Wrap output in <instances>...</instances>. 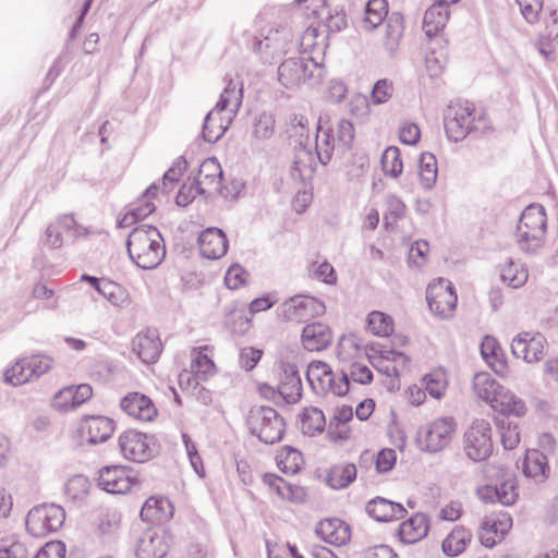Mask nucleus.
Here are the masks:
<instances>
[{
    "label": "nucleus",
    "mask_w": 558,
    "mask_h": 558,
    "mask_svg": "<svg viewBox=\"0 0 558 558\" xmlns=\"http://www.w3.org/2000/svg\"><path fill=\"white\" fill-rule=\"evenodd\" d=\"M131 260L142 269H154L166 257V245L160 231L149 225L134 228L126 241Z\"/></svg>",
    "instance_id": "1"
},
{
    "label": "nucleus",
    "mask_w": 558,
    "mask_h": 558,
    "mask_svg": "<svg viewBox=\"0 0 558 558\" xmlns=\"http://www.w3.org/2000/svg\"><path fill=\"white\" fill-rule=\"evenodd\" d=\"M547 217L539 204H531L522 211L517 226L515 240L525 254H536L546 240Z\"/></svg>",
    "instance_id": "2"
},
{
    "label": "nucleus",
    "mask_w": 558,
    "mask_h": 558,
    "mask_svg": "<svg viewBox=\"0 0 558 558\" xmlns=\"http://www.w3.org/2000/svg\"><path fill=\"white\" fill-rule=\"evenodd\" d=\"M486 121L483 114L476 116L473 104L457 101L448 107L445 116V129L449 138L458 142L469 133L483 131Z\"/></svg>",
    "instance_id": "3"
},
{
    "label": "nucleus",
    "mask_w": 558,
    "mask_h": 558,
    "mask_svg": "<svg viewBox=\"0 0 558 558\" xmlns=\"http://www.w3.org/2000/svg\"><path fill=\"white\" fill-rule=\"evenodd\" d=\"M246 423L250 432L265 444L278 442L283 437L284 420L271 407L253 408Z\"/></svg>",
    "instance_id": "4"
},
{
    "label": "nucleus",
    "mask_w": 558,
    "mask_h": 558,
    "mask_svg": "<svg viewBox=\"0 0 558 558\" xmlns=\"http://www.w3.org/2000/svg\"><path fill=\"white\" fill-rule=\"evenodd\" d=\"M456 429L457 423L453 417H437L418 428L417 445L424 451L439 452L449 446Z\"/></svg>",
    "instance_id": "5"
},
{
    "label": "nucleus",
    "mask_w": 558,
    "mask_h": 558,
    "mask_svg": "<svg viewBox=\"0 0 558 558\" xmlns=\"http://www.w3.org/2000/svg\"><path fill=\"white\" fill-rule=\"evenodd\" d=\"M306 379L313 391L320 397L329 393L344 396L349 391L348 373L336 379L331 367L322 361L312 362L306 372Z\"/></svg>",
    "instance_id": "6"
},
{
    "label": "nucleus",
    "mask_w": 558,
    "mask_h": 558,
    "mask_svg": "<svg viewBox=\"0 0 558 558\" xmlns=\"http://www.w3.org/2000/svg\"><path fill=\"white\" fill-rule=\"evenodd\" d=\"M65 520L64 509L56 504H43L29 510L26 529L35 537H44L62 527Z\"/></svg>",
    "instance_id": "7"
},
{
    "label": "nucleus",
    "mask_w": 558,
    "mask_h": 558,
    "mask_svg": "<svg viewBox=\"0 0 558 558\" xmlns=\"http://www.w3.org/2000/svg\"><path fill=\"white\" fill-rule=\"evenodd\" d=\"M464 451L473 461H484L493 452L492 427L485 420H475L464 434Z\"/></svg>",
    "instance_id": "8"
},
{
    "label": "nucleus",
    "mask_w": 558,
    "mask_h": 558,
    "mask_svg": "<svg viewBox=\"0 0 558 558\" xmlns=\"http://www.w3.org/2000/svg\"><path fill=\"white\" fill-rule=\"evenodd\" d=\"M278 315L286 320L303 323L322 316L326 306L323 301L308 295H294L278 307Z\"/></svg>",
    "instance_id": "9"
},
{
    "label": "nucleus",
    "mask_w": 558,
    "mask_h": 558,
    "mask_svg": "<svg viewBox=\"0 0 558 558\" xmlns=\"http://www.w3.org/2000/svg\"><path fill=\"white\" fill-rule=\"evenodd\" d=\"M293 38L294 35L289 27L270 29L263 39L255 44V50L264 62L271 63L296 47Z\"/></svg>",
    "instance_id": "10"
},
{
    "label": "nucleus",
    "mask_w": 558,
    "mask_h": 558,
    "mask_svg": "<svg viewBox=\"0 0 558 558\" xmlns=\"http://www.w3.org/2000/svg\"><path fill=\"white\" fill-rule=\"evenodd\" d=\"M119 447L122 456L132 462L143 463L155 456V442L151 436L130 429L119 437Z\"/></svg>",
    "instance_id": "11"
},
{
    "label": "nucleus",
    "mask_w": 558,
    "mask_h": 558,
    "mask_svg": "<svg viewBox=\"0 0 558 558\" xmlns=\"http://www.w3.org/2000/svg\"><path fill=\"white\" fill-rule=\"evenodd\" d=\"M426 300L429 310L437 316L446 318L452 315L458 296L452 283L444 278H438L428 284Z\"/></svg>",
    "instance_id": "12"
},
{
    "label": "nucleus",
    "mask_w": 558,
    "mask_h": 558,
    "mask_svg": "<svg viewBox=\"0 0 558 558\" xmlns=\"http://www.w3.org/2000/svg\"><path fill=\"white\" fill-rule=\"evenodd\" d=\"M547 340L541 332L523 331L511 342L512 354L527 363L541 361L546 355Z\"/></svg>",
    "instance_id": "13"
},
{
    "label": "nucleus",
    "mask_w": 558,
    "mask_h": 558,
    "mask_svg": "<svg viewBox=\"0 0 558 558\" xmlns=\"http://www.w3.org/2000/svg\"><path fill=\"white\" fill-rule=\"evenodd\" d=\"M87 234V228L80 225L72 215H62L47 227L45 243L51 248H59L64 244V235L75 240Z\"/></svg>",
    "instance_id": "14"
},
{
    "label": "nucleus",
    "mask_w": 558,
    "mask_h": 558,
    "mask_svg": "<svg viewBox=\"0 0 558 558\" xmlns=\"http://www.w3.org/2000/svg\"><path fill=\"white\" fill-rule=\"evenodd\" d=\"M512 519L508 513H492L483 518L478 537L481 544L487 548L494 547L510 531Z\"/></svg>",
    "instance_id": "15"
},
{
    "label": "nucleus",
    "mask_w": 558,
    "mask_h": 558,
    "mask_svg": "<svg viewBox=\"0 0 558 558\" xmlns=\"http://www.w3.org/2000/svg\"><path fill=\"white\" fill-rule=\"evenodd\" d=\"M136 484V477L123 466H106L99 472L98 485L110 494H125Z\"/></svg>",
    "instance_id": "16"
},
{
    "label": "nucleus",
    "mask_w": 558,
    "mask_h": 558,
    "mask_svg": "<svg viewBox=\"0 0 558 558\" xmlns=\"http://www.w3.org/2000/svg\"><path fill=\"white\" fill-rule=\"evenodd\" d=\"M194 181L205 197L218 195L222 186V169L218 160L216 158L205 159L201 163Z\"/></svg>",
    "instance_id": "17"
},
{
    "label": "nucleus",
    "mask_w": 558,
    "mask_h": 558,
    "mask_svg": "<svg viewBox=\"0 0 558 558\" xmlns=\"http://www.w3.org/2000/svg\"><path fill=\"white\" fill-rule=\"evenodd\" d=\"M169 550V538L165 531L149 529L137 541V558H163Z\"/></svg>",
    "instance_id": "18"
},
{
    "label": "nucleus",
    "mask_w": 558,
    "mask_h": 558,
    "mask_svg": "<svg viewBox=\"0 0 558 558\" xmlns=\"http://www.w3.org/2000/svg\"><path fill=\"white\" fill-rule=\"evenodd\" d=\"M308 64H314L312 59L290 57L278 66V80L287 88L299 86L305 82L308 74Z\"/></svg>",
    "instance_id": "19"
},
{
    "label": "nucleus",
    "mask_w": 558,
    "mask_h": 558,
    "mask_svg": "<svg viewBox=\"0 0 558 558\" xmlns=\"http://www.w3.org/2000/svg\"><path fill=\"white\" fill-rule=\"evenodd\" d=\"M120 407L129 416L142 422H151L158 414L151 399L140 392L126 395L121 399Z\"/></svg>",
    "instance_id": "20"
},
{
    "label": "nucleus",
    "mask_w": 558,
    "mask_h": 558,
    "mask_svg": "<svg viewBox=\"0 0 558 558\" xmlns=\"http://www.w3.org/2000/svg\"><path fill=\"white\" fill-rule=\"evenodd\" d=\"M114 422L102 415L86 416L81 423V433L90 445L106 441L114 432Z\"/></svg>",
    "instance_id": "21"
},
{
    "label": "nucleus",
    "mask_w": 558,
    "mask_h": 558,
    "mask_svg": "<svg viewBox=\"0 0 558 558\" xmlns=\"http://www.w3.org/2000/svg\"><path fill=\"white\" fill-rule=\"evenodd\" d=\"M92 396L93 389L87 384L69 386L54 395L52 405L58 411L66 412L80 407L85 401L89 400Z\"/></svg>",
    "instance_id": "22"
},
{
    "label": "nucleus",
    "mask_w": 558,
    "mask_h": 558,
    "mask_svg": "<svg viewBox=\"0 0 558 558\" xmlns=\"http://www.w3.org/2000/svg\"><path fill=\"white\" fill-rule=\"evenodd\" d=\"M198 246L202 256L208 259H218L226 255L228 240L222 230L211 227L199 234Z\"/></svg>",
    "instance_id": "23"
},
{
    "label": "nucleus",
    "mask_w": 558,
    "mask_h": 558,
    "mask_svg": "<svg viewBox=\"0 0 558 558\" xmlns=\"http://www.w3.org/2000/svg\"><path fill=\"white\" fill-rule=\"evenodd\" d=\"M278 392L287 403H296L302 397V381L294 364L281 363Z\"/></svg>",
    "instance_id": "24"
},
{
    "label": "nucleus",
    "mask_w": 558,
    "mask_h": 558,
    "mask_svg": "<svg viewBox=\"0 0 558 558\" xmlns=\"http://www.w3.org/2000/svg\"><path fill=\"white\" fill-rule=\"evenodd\" d=\"M367 514L378 522H390L401 520L405 517V508L392 500L384 497H375L371 499L365 507Z\"/></svg>",
    "instance_id": "25"
},
{
    "label": "nucleus",
    "mask_w": 558,
    "mask_h": 558,
    "mask_svg": "<svg viewBox=\"0 0 558 558\" xmlns=\"http://www.w3.org/2000/svg\"><path fill=\"white\" fill-rule=\"evenodd\" d=\"M158 191V183H153L149 185L143 193L142 197L134 205V207L118 220V226L120 228L131 227L137 220L145 219L147 216L154 213L156 206L153 203V198L156 196Z\"/></svg>",
    "instance_id": "26"
},
{
    "label": "nucleus",
    "mask_w": 558,
    "mask_h": 558,
    "mask_svg": "<svg viewBox=\"0 0 558 558\" xmlns=\"http://www.w3.org/2000/svg\"><path fill=\"white\" fill-rule=\"evenodd\" d=\"M133 351L144 363H155L159 357L162 347L159 336L155 330H145L136 335L132 342Z\"/></svg>",
    "instance_id": "27"
},
{
    "label": "nucleus",
    "mask_w": 558,
    "mask_h": 558,
    "mask_svg": "<svg viewBox=\"0 0 558 558\" xmlns=\"http://www.w3.org/2000/svg\"><path fill=\"white\" fill-rule=\"evenodd\" d=\"M331 340L332 332L323 323L308 324L303 328L301 341L307 351H322L330 344Z\"/></svg>",
    "instance_id": "28"
},
{
    "label": "nucleus",
    "mask_w": 558,
    "mask_h": 558,
    "mask_svg": "<svg viewBox=\"0 0 558 558\" xmlns=\"http://www.w3.org/2000/svg\"><path fill=\"white\" fill-rule=\"evenodd\" d=\"M317 535L331 545L341 546L350 539V527L340 519H327L316 526Z\"/></svg>",
    "instance_id": "29"
},
{
    "label": "nucleus",
    "mask_w": 558,
    "mask_h": 558,
    "mask_svg": "<svg viewBox=\"0 0 558 558\" xmlns=\"http://www.w3.org/2000/svg\"><path fill=\"white\" fill-rule=\"evenodd\" d=\"M234 118L217 109L210 110L205 117L202 135L208 143L219 141L231 125Z\"/></svg>",
    "instance_id": "30"
},
{
    "label": "nucleus",
    "mask_w": 558,
    "mask_h": 558,
    "mask_svg": "<svg viewBox=\"0 0 558 558\" xmlns=\"http://www.w3.org/2000/svg\"><path fill=\"white\" fill-rule=\"evenodd\" d=\"M499 276L508 287L520 289L527 282L529 270L521 260L508 258L499 265Z\"/></svg>",
    "instance_id": "31"
},
{
    "label": "nucleus",
    "mask_w": 558,
    "mask_h": 558,
    "mask_svg": "<svg viewBox=\"0 0 558 558\" xmlns=\"http://www.w3.org/2000/svg\"><path fill=\"white\" fill-rule=\"evenodd\" d=\"M173 515V507L165 497H149L141 509V518L148 522H162Z\"/></svg>",
    "instance_id": "32"
},
{
    "label": "nucleus",
    "mask_w": 558,
    "mask_h": 558,
    "mask_svg": "<svg viewBox=\"0 0 558 558\" xmlns=\"http://www.w3.org/2000/svg\"><path fill=\"white\" fill-rule=\"evenodd\" d=\"M492 409L500 412L506 417L509 415L522 417L527 411L524 401L505 387L497 393L496 401L493 403Z\"/></svg>",
    "instance_id": "33"
},
{
    "label": "nucleus",
    "mask_w": 558,
    "mask_h": 558,
    "mask_svg": "<svg viewBox=\"0 0 558 558\" xmlns=\"http://www.w3.org/2000/svg\"><path fill=\"white\" fill-rule=\"evenodd\" d=\"M481 354L488 366L498 375L507 372V362L498 341L490 336L484 337L481 343Z\"/></svg>",
    "instance_id": "34"
},
{
    "label": "nucleus",
    "mask_w": 558,
    "mask_h": 558,
    "mask_svg": "<svg viewBox=\"0 0 558 558\" xmlns=\"http://www.w3.org/2000/svg\"><path fill=\"white\" fill-rule=\"evenodd\" d=\"M388 14V3L386 0H368L363 16L359 21V27L362 31L371 32L381 25Z\"/></svg>",
    "instance_id": "35"
},
{
    "label": "nucleus",
    "mask_w": 558,
    "mask_h": 558,
    "mask_svg": "<svg viewBox=\"0 0 558 558\" xmlns=\"http://www.w3.org/2000/svg\"><path fill=\"white\" fill-rule=\"evenodd\" d=\"M428 520L423 513H415L399 526V535L404 543H415L427 535Z\"/></svg>",
    "instance_id": "36"
},
{
    "label": "nucleus",
    "mask_w": 558,
    "mask_h": 558,
    "mask_svg": "<svg viewBox=\"0 0 558 558\" xmlns=\"http://www.w3.org/2000/svg\"><path fill=\"white\" fill-rule=\"evenodd\" d=\"M242 88L238 83L229 81L223 92L221 93L215 109L228 116L230 114L232 118H235L242 105Z\"/></svg>",
    "instance_id": "37"
},
{
    "label": "nucleus",
    "mask_w": 558,
    "mask_h": 558,
    "mask_svg": "<svg viewBox=\"0 0 558 558\" xmlns=\"http://www.w3.org/2000/svg\"><path fill=\"white\" fill-rule=\"evenodd\" d=\"M549 472L547 456L539 450H529L523 461V473L537 482L544 481Z\"/></svg>",
    "instance_id": "38"
},
{
    "label": "nucleus",
    "mask_w": 558,
    "mask_h": 558,
    "mask_svg": "<svg viewBox=\"0 0 558 558\" xmlns=\"http://www.w3.org/2000/svg\"><path fill=\"white\" fill-rule=\"evenodd\" d=\"M447 8L437 1L426 10L423 19V31L427 37H434L445 27L449 17Z\"/></svg>",
    "instance_id": "39"
},
{
    "label": "nucleus",
    "mask_w": 558,
    "mask_h": 558,
    "mask_svg": "<svg viewBox=\"0 0 558 558\" xmlns=\"http://www.w3.org/2000/svg\"><path fill=\"white\" fill-rule=\"evenodd\" d=\"M471 539L472 533L464 526L457 525L442 541V551L449 557L459 556L466 549Z\"/></svg>",
    "instance_id": "40"
},
{
    "label": "nucleus",
    "mask_w": 558,
    "mask_h": 558,
    "mask_svg": "<svg viewBox=\"0 0 558 558\" xmlns=\"http://www.w3.org/2000/svg\"><path fill=\"white\" fill-rule=\"evenodd\" d=\"M501 388L502 386L488 373H477L473 378L474 395L490 407L496 401L497 393H499Z\"/></svg>",
    "instance_id": "41"
},
{
    "label": "nucleus",
    "mask_w": 558,
    "mask_h": 558,
    "mask_svg": "<svg viewBox=\"0 0 558 558\" xmlns=\"http://www.w3.org/2000/svg\"><path fill=\"white\" fill-rule=\"evenodd\" d=\"M339 147L335 136V131L330 128L322 125L319 119L318 130L316 134V154L323 165H327L332 156L333 150Z\"/></svg>",
    "instance_id": "42"
},
{
    "label": "nucleus",
    "mask_w": 558,
    "mask_h": 558,
    "mask_svg": "<svg viewBox=\"0 0 558 558\" xmlns=\"http://www.w3.org/2000/svg\"><path fill=\"white\" fill-rule=\"evenodd\" d=\"M403 20L400 15L390 16L385 25L383 46L389 56H392L403 36Z\"/></svg>",
    "instance_id": "43"
},
{
    "label": "nucleus",
    "mask_w": 558,
    "mask_h": 558,
    "mask_svg": "<svg viewBox=\"0 0 558 558\" xmlns=\"http://www.w3.org/2000/svg\"><path fill=\"white\" fill-rule=\"evenodd\" d=\"M98 293L114 307L122 308L131 304L128 290L114 281L102 279V284L98 288Z\"/></svg>",
    "instance_id": "44"
},
{
    "label": "nucleus",
    "mask_w": 558,
    "mask_h": 558,
    "mask_svg": "<svg viewBox=\"0 0 558 558\" xmlns=\"http://www.w3.org/2000/svg\"><path fill=\"white\" fill-rule=\"evenodd\" d=\"M314 172L315 160L313 154L305 148H300L295 154L291 169L293 179L304 182L312 179Z\"/></svg>",
    "instance_id": "45"
},
{
    "label": "nucleus",
    "mask_w": 558,
    "mask_h": 558,
    "mask_svg": "<svg viewBox=\"0 0 558 558\" xmlns=\"http://www.w3.org/2000/svg\"><path fill=\"white\" fill-rule=\"evenodd\" d=\"M356 478V466L344 463L332 466L327 474V484L333 489L348 487Z\"/></svg>",
    "instance_id": "46"
},
{
    "label": "nucleus",
    "mask_w": 558,
    "mask_h": 558,
    "mask_svg": "<svg viewBox=\"0 0 558 558\" xmlns=\"http://www.w3.org/2000/svg\"><path fill=\"white\" fill-rule=\"evenodd\" d=\"M418 175L422 186L430 190L437 180L438 169L436 157L432 153H423L418 162Z\"/></svg>",
    "instance_id": "47"
},
{
    "label": "nucleus",
    "mask_w": 558,
    "mask_h": 558,
    "mask_svg": "<svg viewBox=\"0 0 558 558\" xmlns=\"http://www.w3.org/2000/svg\"><path fill=\"white\" fill-rule=\"evenodd\" d=\"M300 423L302 432L313 436L324 430L326 420L322 410L307 408L300 414Z\"/></svg>",
    "instance_id": "48"
},
{
    "label": "nucleus",
    "mask_w": 558,
    "mask_h": 558,
    "mask_svg": "<svg viewBox=\"0 0 558 558\" xmlns=\"http://www.w3.org/2000/svg\"><path fill=\"white\" fill-rule=\"evenodd\" d=\"M90 483L84 475H73L65 483L64 494L72 502H82L88 495Z\"/></svg>",
    "instance_id": "49"
},
{
    "label": "nucleus",
    "mask_w": 558,
    "mask_h": 558,
    "mask_svg": "<svg viewBox=\"0 0 558 558\" xmlns=\"http://www.w3.org/2000/svg\"><path fill=\"white\" fill-rule=\"evenodd\" d=\"M422 385L430 397L440 399L448 386L447 375L440 368L435 369L423 377Z\"/></svg>",
    "instance_id": "50"
},
{
    "label": "nucleus",
    "mask_w": 558,
    "mask_h": 558,
    "mask_svg": "<svg viewBox=\"0 0 558 558\" xmlns=\"http://www.w3.org/2000/svg\"><path fill=\"white\" fill-rule=\"evenodd\" d=\"M367 328L375 336L388 337L393 331V320L386 313L373 311L367 316Z\"/></svg>",
    "instance_id": "51"
},
{
    "label": "nucleus",
    "mask_w": 558,
    "mask_h": 558,
    "mask_svg": "<svg viewBox=\"0 0 558 558\" xmlns=\"http://www.w3.org/2000/svg\"><path fill=\"white\" fill-rule=\"evenodd\" d=\"M381 168L386 175L398 178L403 170L400 150L396 146H389L381 155Z\"/></svg>",
    "instance_id": "52"
},
{
    "label": "nucleus",
    "mask_w": 558,
    "mask_h": 558,
    "mask_svg": "<svg viewBox=\"0 0 558 558\" xmlns=\"http://www.w3.org/2000/svg\"><path fill=\"white\" fill-rule=\"evenodd\" d=\"M193 374L198 380H207L216 373V366L211 359L202 351L193 350V359L191 363Z\"/></svg>",
    "instance_id": "53"
},
{
    "label": "nucleus",
    "mask_w": 558,
    "mask_h": 558,
    "mask_svg": "<svg viewBox=\"0 0 558 558\" xmlns=\"http://www.w3.org/2000/svg\"><path fill=\"white\" fill-rule=\"evenodd\" d=\"M499 427L501 442L505 449L511 450L520 442V432L517 423H513L509 417H502L497 421Z\"/></svg>",
    "instance_id": "54"
},
{
    "label": "nucleus",
    "mask_w": 558,
    "mask_h": 558,
    "mask_svg": "<svg viewBox=\"0 0 558 558\" xmlns=\"http://www.w3.org/2000/svg\"><path fill=\"white\" fill-rule=\"evenodd\" d=\"M277 463L278 466L284 472V473H296L302 464V454L299 450L291 448V447H284L281 449L280 453L277 456Z\"/></svg>",
    "instance_id": "55"
},
{
    "label": "nucleus",
    "mask_w": 558,
    "mask_h": 558,
    "mask_svg": "<svg viewBox=\"0 0 558 558\" xmlns=\"http://www.w3.org/2000/svg\"><path fill=\"white\" fill-rule=\"evenodd\" d=\"M269 485L276 489L277 494L282 499H288L292 501H301L303 499V492L298 486H292L284 480L278 476H272L269 480Z\"/></svg>",
    "instance_id": "56"
},
{
    "label": "nucleus",
    "mask_w": 558,
    "mask_h": 558,
    "mask_svg": "<svg viewBox=\"0 0 558 558\" xmlns=\"http://www.w3.org/2000/svg\"><path fill=\"white\" fill-rule=\"evenodd\" d=\"M26 364V357L21 359L11 368L7 369L4 374L5 381L13 386H20L32 381L29 368Z\"/></svg>",
    "instance_id": "57"
},
{
    "label": "nucleus",
    "mask_w": 558,
    "mask_h": 558,
    "mask_svg": "<svg viewBox=\"0 0 558 558\" xmlns=\"http://www.w3.org/2000/svg\"><path fill=\"white\" fill-rule=\"evenodd\" d=\"M447 57L444 52H427L425 56V70L430 78L439 77L446 68Z\"/></svg>",
    "instance_id": "58"
},
{
    "label": "nucleus",
    "mask_w": 558,
    "mask_h": 558,
    "mask_svg": "<svg viewBox=\"0 0 558 558\" xmlns=\"http://www.w3.org/2000/svg\"><path fill=\"white\" fill-rule=\"evenodd\" d=\"M275 129V119L270 113L263 112L254 123L253 135L257 140H267L272 136Z\"/></svg>",
    "instance_id": "59"
},
{
    "label": "nucleus",
    "mask_w": 558,
    "mask_h": 558,
    "mask_svg": "<svg viewBox=\"0 0 558 558\" xmlns=\"http://www.w3.org/2000/svg\"><path fill=\"white\" fill-rule=\"evenodd\" d=\"M405 213L404 203L396 195H389L386 198V211L384 215V221L386 225H392L397 222Z\"/></svg>",
    "instance_id": "60"
},
{
    "label": "nucleus",
    "mask_w": 558,
    "mask_h": 558,
    "mask_svg": "<svg viewBox=\"0 0 558 558\" xmlns=\"http://www.w3.org/2000/svg\"><path fill=\"white\" fill-rule=\"evenodd\" d=\"M498 490L497 502H500L504 506H511L514 504L518 497L515 480L512 476H509L505 481H502L498 486H496Z\"/></svg>",
    "instance_id": "61"
},
{
    "label": "nucleus",
    "mask_w": 558,
    "mask_h": 558,
    "mask_svg": "<svg viewBox=\"0 0 558 558\" xmlns=\"http://www.w3.org/2000/svg\"><path fill=\"white\" fill-rule=\"evenodd\" d=\"M355 135L354 126L351 121L340 119L337 123L335 133L339 147L349 148L353 143Z\"/></svg>",
    "instance_id": "62"
},
{
    "label": "nucleus",
    "mask_w": 558,
    "mask_h": 558,
    "mask_svg": "<svg viewBox=\"0 0 558 558\" xmlns=\"http://www.w3.org/2000/svg\"><path fill=\"white\" fill-rule=\"evenodd\" d=\"M26 365L29 368L32 380H35L45 373H47L52 365L51 359L45 355H35L32 357H26Z\"/></svg>",
    "instance_id": "63"
},
{
    "label": "nucleus",
    "mask_w": 558,
    "mask_h": 558,
    "mask_svg": "<svg viewBox=\"0 0 558 558\" xmlns=\"http://www.w3.org/2000/svg\"><path fill=\"white\" fill-rule=\"evenodd\" d=\"M311 272L316 279L327 284H333L337 281L335 268L326 260L322 263H313L311 266Z\"/></svg>",
    "instance_id": "64"
}]
</instances>
